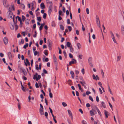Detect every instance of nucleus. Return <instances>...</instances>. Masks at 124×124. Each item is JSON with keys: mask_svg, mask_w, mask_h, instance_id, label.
Masks as SVG:
<instances>
[{"mask_svg": "<svg viewBox=\"0 0 124 124\" xmlns=\"http://www.w3.org/2000/svg\"><path fill=\"white\" fill-rule=\"evenodd\" d=\"M78 85L79 87V89L80 90L81 92H82L83 91V90L82 89L80 85L79 84H78Z\"/></svg>", "mask_w": 124, "mask_h": 124, "instance_id": "obj_23", "label": "nucleus"}, {"mask_svg": "<svg viewBox=\"0 0 124 124\" xmlns=\"http://www.w3.org/2000/svg\"><path fill=\"white\" fill-rule=\"evenodd\" d=\"M68 28L69 30V31H71L72 30V28L71 26H68Z\"/></svg>", "mask_w": 124, "mask_h": 124, "instance_id": "obj_44", "label": "nucleus"}, {"mask_svg": "<svg viewBox=\"0 0 124 124\" xmlns=\"http://www.w3.org/2000/svg\"><path fill=\"white\" fill-rule=\"evenodd\" d=\"M47 14L46 13H44L43 15V18L44 19H45L46 17Z\"/></svg>", "mask_w": 124, "mask_h": 124, "instance_id": "obj_37", "label": "nucleus"}, {"mask_svg": "<svg viewBox=\"0 0 124 124\" xmlns=\"http://www.w3.org/2000/svg\"><path fill=\"white\" fill-rule=\"evenodd\" d=\"M68 114H69L70 116L72 115V113L71 112L70 110L69 109L68 110Z\"/></svg>", "mask_w": 124, "mask_h": 124, "instance_id": "obj_30", "label": "nucleus"}, {"mask_svg": "<svg viewBox=\"0 0 124 124\" xmlns=\"http://www.w3.org/2000/svg\"><path fill=\"white\" fill-rule=\"evenodd\" d=\"M79 82L81 83V84L83 86L84 85L86 84V83L85 81H80Z\"/></svg>", "mask_w": 124, "mask_h": 124, "instance_id": "obj_22", "label": "nucleus"}, {"mask_svg": "<svg viewBox=\"0 0 124 124\" xmlns=\"http://www.w3.org/2000/svg\"><path fill=\"white\" fill-rule=\"evenodd\" d=\"M18 109L20 110L21 109V106L20 104L19 103H18Z\"/></svg>", "mask_w": 124, "mask_h": 124, "instance_id": "obj_50", "label": "nucleus"}, {"mask_svg": "<svg viewBox=\"0 0 124 124\" xmlns=\"http://www.w3.org/2000/svg\"><path fill=\"white\" fill-rule=\"evenodd\" d=\"M54 61V64L56 65H57V60L56 58L55 54H54L53 55Z\"/></svg>", "mask_w": 124, "mask_h": 124, "instance_id": "obj_6", "label": "nucleus"}, {"mask_svg": "<svg viewBox=\"0 0 124 124\" xmlns=\"http://www.w3.org/2000/svg\"><path fill=\"white\" fill-rule=\"evenodd\" d=\"M63 53L65 57L66 58L67 57V54L66 52L64 50L63 51Z\"/></svg>", "mask_w": 124, "mask_h": 124, "instance_id": "obj_36", "label": "nucleus"}, {"mask_svg": "<svg viewBox=\"0 0 124 124\" xmlns=\"http://www.w3.org/2000/svg\"><path fill=\"white\" fill-rule=\"evenodd\" d=\"M43 72L45 74H47V71L45 69L43 70Z\"/></svg>", "mask_w": 124, "mask_h": 124, "instance_id": "obj_53", "label": "nucleus"}, {"mask_svg": "<svg viewBox=\"0 0 124 124\" xmlns=\"http://www.w3.org/2000/svg\"><path fill=\"white\" fill-rule=\"evenodd\" d=\"M12 11V9H11V8L10 7H9L8 8V12L9 13H12L11 12Z\"/></svg>", "mask_w": 124, "mask_h": 124, "instance_id": "obj_57", "label": "nucleus"}, {"mask_svg": "<svg viewBox=\"0 0 124 124\" xmlns=\"http://www.w3.org/2000/svg\"><path fill=\"white\" fill-rule=\"evenodd\" d=\"M90 113L91 114V115L92 116L94 115L95 114L93 113V111H92V110H91L90 111Z\"/></svg>", "mask_w": 124, "mask_h": 124, "instance_id": "obj_27", "label": "nucleus"}, {"mask_svg": "<svg viewBox=\"0 0 124 124\" xmlns=\"http://www.w3.org/2000/svg\"><path fill=\"white\" fill-rule=\"evenodd\" d=\"M76 63H77L76 60L74 59H72V61H70L69 62V65H70L72 64H75Z\"/></svg>", "mask_w": 124, "mask_h": 124, "instance_id": "obj_7", "label": "nucleus"}, {"mask_svg": "<svg viewBox=\"0 0 124 124\" xmlns=\"http://www.w3.org/2000/svg\"><path fill=\"white\" fill-rule=\"evenodd\" d=\"M47 45L49 47V49L51 50H52V43L50 40H48L47 41Z\"/></svg>", "mask_w": 124, "mask_h": 124, "instance_id": "obj_1", "label": "nucleus"}, {"mask_svg": "<svg viewBox=\"0 0 124 124\" xmlns=\"http://www.w3.org/2000/svg\"><path fill=\"white\" fill-rule=\"evenodd\" d=\"M28 46V43H26L25 45H24L23 46V48L24 49H26V48Z\"/></svg>", "mask_w": 124, "mask_h": 124, "instance_id": "obj_32", "label": "nucleus"}, {"mask_svg": "<svg viewBox=\"0 0 124 124\" xmlns=\"http://www.w3.org/2000/svg\"><path fill=\"white\" fill-rule=\"evenodd\" d=\"M36 69L37 70H38L39 69L38 65L36 64L35 65Z\"/></svg>", "mask_w": 124, "mask_h": 124, "instance_id": "obj_62", "label": "nucleus"}, {"mask_svg": "<svg viewBox=\"0 0 124 124\" xmlns=\"http://www.w3.org/2000/svg\"><path fill=\"white\" fill-rule=\"evenodd\" d=\"M68 84L69 85H71V82H72V81L71 80H70V79H69V80L68 81Z\"/></svg>", "mask_w": 124, "mask_h": 124, "instance_id": "obj_43", "label": "nucleus"}, {"mask_svg": "<svg viewBox=\"0 0 124 124\" xmlns=\"http://www.w3.org/2000/svg\"><path fill=\"white\" fill-rule=\"evenodd\" d=\"M62 104L63 106L64 107H66L67 106V104L65 102H62Z\"/></svg>", "mask_w": 124, "mask_h": 124, "instance_id": "obj_45", "label": "nucleus"}, {"mask_svg": "<svg viewBox=\"0 0 124 124\" xmlns=\"http://www.w3.org/2000/svg\"><path fill=\"white\" fill-rule=\"evenodd\" d=\"M22 18L23 21H24L25 19V18L23 15L22 16Z\"/></svg>", "mask_w": 124, "mask_h": 124, "instance_id": "obj_47", "label": "nucleus"}, {"mask_svg": "<svg viewBox=\"0 0 124 124\" xmlns=\"http://www.w3.org/2000/svg\"><path fill=\"white\" fill-rule=\"evenodd\" d=\"M96 101L97 102H99V98L98 96H97L96 97Z\"/></svg>", "mask_w": 124, "mask_h": 124, "instance_id": "obj_61", "label": "nucleus"}, {"mask_svg": "<svg viewBox=\"0 0 124 124\" xmlns=\"http://www.w3.org/2000/svg\"><path fill=\"white\" fill-rule=\"evenodd\" d=\"M26 62H25V61H24V62L25 63V64L26 65V66H27V64L26 63V62L27 63L28 65L29 66H30V62H29V61L27 59H26Z\"/></svg>", "mask_w": 124, "mask_h": 124, "instance_id": "obj_10", "label": "nucleus"}, {"mask_svg": "<svg viewBox=\"0 0 124 124\" xmlns=\"http://www.w3.org/2000/svg\"><path fill=\"white\" fill-rule=\"evenodd\" d=\"M96 23L97 26L99 27H100L101 26L100 21L99 19V17L97 15H96Z\"/></svg>", "mask_w": 124, "mask_h": 124, "instance_id": "obj_3", "label": "nucleus"}, {"mask_svg": "<svg viewBox=\"0 0 124 124\" xmlns=\"http://www.w3.org/2000/svg\"><path fill=\"white\" fill-rule=\"evenodd\" d=\"M37 19L38 21L39 22H40L41 20V17L40 16L38 17L37 18Z\"/></svg>", "mask_w": 124, "mask_h": 124, "instance_id": "obj_39", "label": "nucleus"}, {"mask_svg": "<svg viewBox=\"0 0 124 124\" xmlns=\"http://www.w3.org/2000/svg\"><path fill=\"white\" fill-rule=\"evenodd\" d=\"M18 17H19V16H17V17L18 18ZM13 21L14 22V24H16V23L17 22V17H16V21H15V15H14L13 17Z\"/></svg>", "mask_w": 124, "mask_h": 124, "instance_id": "obj_9", "label": "nucleus"}, {"mask_svg": "<svg viewBox=\"0 0 124 124\" xmlns=\"http://www.w3.org/2000/svg\"><path fill=\"white\" fill-rule=\"evenodd\" d=\"M62 11L61 10H59V16H61L62 15Z\"/></svg>", "mask_w": 124, "mask_h": 124, "instance_id": "obj_49", "label": "nucleus"}, {"mask_svg": "<svg viewBox=\"0 0 124 124\" xmlns=\"http://www.w3.org/2000/svg\"><path fill=\"white\" fill-rule=\"evenodd\" d=\"M11 29L12 30H13L14 29V26L12 24H11V26L10 27Z\"/></svg>", "mask_w": 124, "mask_h": 124, "instance_id": "obj_48", "label": "nucleus"}, {"mask_svg": "<svg viewBox=\"0 0 124 124\" xmlns=\"http://www.w3.org/2000/svg\"><path fill=\"white\" fill-rule=\"evenodd\" d=\"M21 7L22 9H24L25 8V6L23 4H22L21 5Z\"/></svg>", "mask_w": 124, "mask_h": 124, "instance_id": "obj_35", "label": "nucleus"}, {"mask_svg": "<svg viewBox=\"0 0 124 124\" xmlns=\"http://www.w3.org/2000/svg\"><path fill=\"white\" fill-rule=\"evenodd\" d=\"M92 60V58L91 57H90L88 59V62L89 63H91Z\"/></svg>", "mask_w": 124, "mask_h": 124, "instance_id": "obj_41", "label": "nucleus"}, {"mask_svg": "<svg viewBox=\"0 0 124 124\" xmlns=\"http://www.w3.org/2000/svg\"><path fill=\"white\" fill-rule=\"evenodd\" d=\"M77 46L78 47V49H79L81 47V45L79 43H77Z\"/></svg>", "mask_w": 124, "mask_h": 124, "instance_id": "obj_29", "label": "nucleus"}, {"mask_svg": "<svg viewBox=\"0 0 124 124\" xmlns=\"http://www.w3.org/2000/svg\"><path fill=\"white\" fill-rule=\"evenodd\" d=\"M92 110L93 111V113L95 114H96L97 113L96 112V108L95 107L94 108H92Z\"/></svg>", "mask_w": 124, "mask_h": 124, "instance_id": "obj_21", "label": "nucleus"}, {"mask_svg": "<svg viewBox=\"0 0 124 124\" xmlns=\"http://www.w3.org/2000/svg\"><path fill=\"white\" fill-rule=\"evenodd\" d=\"M12 11V9H11V8L10 7H9L8 8V12L9 13H12L11 12Z\"/></svg>", "mask_w": 124, "mask_h": 124, "instance_id": "obj_58", "label": "nucleus"}, {"mask_svg": "<svg viewBox=\"0 0 124 124\" xmlns=\"http://www.w3.org/2000/svg\"><path fill=\"white\" fill-rule=\"evenodd\" d=\"M70 52H73L74 51V50L73 49V48L72 46H70Z\"/></svg>", "mask_w": 124, "mask_h": 124, "instance_id": "obj_26", "label": "nucleus"}, {"mask_svg": "<svg viewBox=\"0 0 124 124\" xmlns=\"http://www.w3.org/2000/svg\"><path fill=\"white\" fill-rule=\"evenodd\" d=\"M40 107L39 108V112L40 114L41 115H43L44 114V112L43 110V108L42 104H40Z\"/></svg>", "mask_w": 124, "mask_h": 124, "instance_id": "obj_2", "label": "nucleus"}, {"mask_svg": "<svg viewBox=\"0 0 124 124\" xmlns=\"http://www.w3.org/2000/svg\"><path fill=\"white\" fill-rule=\"evenodd\" d=\"M95 107L96 108V110H97L98 113L99 114L100 116H102V114L101 112L100 111L99 109L96 106H95Z\"/></svg>", "mask_w": 124, "mask_h": 124, "instance_id": "obj_16", "label": "nucleus"}, {"mask_svg": "<svg viewBox=\"0 0 124 124\" xmlns=\"http://www.w3.org/2000/svg\"><path fill=\"white\" fill-rule=\"evenodd\" d=\"M108 90H109L110 92V93L112 95L113 94V93H112V92H111V90L110 88V87L109 86H108Z\"/></svg>", "mask_w": 124, "mask_h": 124, "instance_id": "obj_46", "label": "nucleus"}, {"mask_svg": "<svg viewBox=\"0 0 124 124\" xmlns=\"http://www.w3.org/2000/svg\"><path fill=\"white\" fill-rule=\"evenodd\" d=\"M69 57L70 58H72L73 57V55L70 53L69 54Z\"/></svg>", "mask_w": 124, "mask_h": 124, "instance_id": "obj_55", "label": "nucleus"}, {"mask_svg": "<svg viewBox=\"0 0 124 124\" xmlns=\"http://www.w3.org/2000/svg\"><path fill=\"white\" fill-rule=\"evenodd\" d=\"M15 24V30H16L18 28V26L16 24Z\"/></svg>", "mask_w": 124, "mask_h": 124, "instance_id": "obj_60", "label": "nucleus"}, {"mask_svg": "<svg viewBox=\"0 0 124 124\" xmlns=\"http://www.w3.org/2000/svg\"><path fill=\"white\" fill-rule=\"evenodd\" d=\"M71 45V43L69 42H67L66 44V45L68 47H70Z\"/></svg>", "mask_w": 124, "mask_h": 124, "instance_id": "obj_24", "label": "nucleus"}, {"mask_svg": "<svg viewBox=\"0 0 124 124\" xmlns=\"http://www.w3.org/2000/svg\"><path fill=\"white\" fill-rule=\"evenodd\" d=\"M101 72L102 75V77L103 78L104 77V73L103 72V70H101Z\"/></svg>", "mask_w": 124, "mask_h": 124, "instance_id": "obj_25", "label": "nucleus"}, {"mask_svg": "<svg viewBox=\"0 0 124 124\" xmlns=\"http://www.w3.org/2000/svg\"><path fill=\"white\" fill-rule=\"evenodd\" d=\"M81 72L82 73V74L83 75H84L85 74V70L84 69H82L81 70Z\"/></svg>", "mask_w": 124, "mask_h": 124, "instance_id": "obj_63", "label": "nucleus"}, {"mask_svg": "<svg viewBox=\"0 0 124 124\" xmlns=\"http://www.w3.org/2000/svg\"><path fill=\"white\" fill-rule=\"evenodd\" d=\"M8 56L10 60H11L12 59V55L11 53L10 52H8Z\"/></svg>", "mask_w": 124, "mask_h": 124, "instance_id": "obj_14", "label": "nucleus"}, {"mask_svg": "<svg viewBox=\"0 0 124 124\" xmlns=\"http://www.w3.org/2000/svg\"><path fill=\"white\" fill-rule=\"evenodd\" d=\"M82 124H87L86 122L84 120H82Z\"/></svg>", "mask_w": 124, "mask_h": 124, "instance_id": "obj_59", "label": "nucleus"}, {"mask_svg": "<svg viewBox=\"0 0 124 124\" xmlns=\"http://www.w3.org/2000/svg\"><path fill=\"white\" fill-rule=\"evenodd\" d=\"M37 33L36 31H35V34L33 35V37L34 38H35L36 37L37 35Z\"/></svg>", "mask_w": 124, "mask_h": 124, "instance_id": "obj_42", "label": "nucleus"}, {"mask_svg": "<svg viewBox=\"0 0 124 124\" xmlns=\"http://www.w3.org/2000/svg\"><path fill=\"white\" fill-rule=\"evenodd\" d=\"M70 74L71 75V78L73 79L74 78V72L72 71H71L70 72Z\"/></svg>", "mask_w": 124, "mask_h": 124, "instance_id": "obj_17", "label": "nucleus"}, {"mask_svg": "<svg viewBox=\"0 0 124 124\" xmlns=\"http://www.w3.org/2000/svg\"><path fill=\"white\" fill-rule=\"evenodd\" d=\"M20 69L23 73V74L24 75H26L27 74V73L25 70L24 69H23L22 68H20Z\"/></svg>", "mask_w": 124, "mask_h": 124, "instance_id": "obj_13", "label": "nucleus"}, {"mask_svg": "<svg viewBox=\"0 0 124 124\" xmlns=\"http://www.w3.org/2000/svg\"><path fill=\"white\" fill-rule=\"evenodd\" d=\"M91 93L90 92H89V91H88L86 92V94L87 95H89V94H90Z\"/></svg>", "mask_w": 124, "mask_h": 124, "instance_id": "obj_56", "label": "nucleus"}, {"mask_svg": "<svg viewBox=\"0 0 124 124\" xmlns=\"http://www.w3.org/2000/svg\"><path fill=\"white\" fill-rule=\"evenodd\" d=\"M60 29L62 30L63 31L64 30V27L61 24L60 25Z\"/></svg>", "mask_w": 124, "mask_h": 124, "instance_id": "obj_31", "label": "nucleus"}, {"mask_svg": "<svg viewBox=\"0 0 124 124\" xmlns=\"http://www.w3.org/2000/svg\"><path fill=\"white\" fill-rule=\"evenodd\" d=\"M110 33L111 36L112 38V39L114 42L115 43H117V42L115 39L113 33H112V32L111 31H110Z\"/></svg>", "mask_w": 124, "mask_h": 124, "instance_id": "obj_5", "label": "nucleus"}, {"mask_svg": "<svg viewBox=\"0 0 124 124\" xmlns=\"http://www.w3.org/2000/svg\"><path fill=\"white\" fill-rule=\"evenodd\" d=\"M44 53L46 55H48L47 51V50H45L44 52Z\"/></svg>", "mask_w": 124, "mask_h": 124, "instance_id": "obj_34", "label": "nucleus"}, {"mask_svg": "<svg viewBox=\"0 0 124 124\" xmlns=\"http://www.w3.org/2000/svg\"><path fill=\"white\" fill-rule=\"evenodd\" d=\"M53 8V6L52 5H50L49 6L48 10V13L49 16H50L51 14V12L52 10V9Z\"/></svg>", "mask_w": 124, "mask_h": 124, "instance_id": "obj_4", "label": "nucleus"}, {"mask_svg": "<svg viewBox=\"0 0 124 124\" xmlns=\"http://www.w3.org/2000/svg\"><path fill=\"white\" fill-rule=\"evenodd\" d=\"M13 13H9L8 16V19H12V16H13Z\"/></svg>", "mask_w": 124, "mask_h": 124, "instance_id": "obj_12", "label": "nucleus"}, {"mask_svg": "<svg viewBox=\"0 0 124 124\" xmlns=\"http://www.w3.org/2000/svg\"><path fill=\"white\" fill-rule=\"evenodd\" d=\"M25 23L26 24H29V21L28 20H26L25 21Z\"/></svg>", "mask_w": 124, "mask_h": 124, "instance_id": "obj_51", "label": "nucleus"}, {"mask_svg": "<svg viewBox=\"0 0 124 124\" xmlns=\"http://www.w3.org/2000/svg\"><path fill=\"white\" fill-rule=\"evenodd\" d=\"M3 40L4 43L5 45H7L8 44V39L7 37H4Z\"/></svg>", "mask_w": 124, "mask_h": 124, "instance_id": "obj_8", "label": "nucleus"}, {"mask_svg": "<svg viewBox=\"0 0 124 124\" xmlns=\"http://www.w3.org/2000/svg\"><path fill=\"white\" fill-rule=\"evenodd\" d=\"M45 116L46 117V118H47V117L48 115V114L47 112H46L45 113Z\"/></svg>", "mask_w": 124, "mask_h": 124, "instance_id": "obj_54", "label": "nucleus"}, {"mask_svg": "<svg viewBox=\"0 0 124 124\" xmlns=\"http://www.w3.org/2000/svg\"><path fill=\"white\" fill-rule=\"evenodd\" d=\"M7 2V0H3V4L4 6L5 7H6V3Z\"/></svg>", "mask_w": 124, "mask_h": 124, "instance_id": "obj_19", "label": "nucleus"}, {"mask_svg": "<svg viewBox=\"0 0 124 124\" xmlns=\"http://www.w3.org/2000/svg\"><path fill=\"white\" fill-rule=\"evenodd\" d=\"M40 6L41 8L42 9H43L45 8V6L43 2H42L41 3L40 5Z\"/></svg>", "mask_w": 124, "mask_h": 124, "instance_id": "obj_15", "label": "nucleus"}, {"mask_svg": "<svg viewBox=\"0 0 124 124\" xmlns=\"http://www.w3.org/2000/svg\"><path fill=\"white\" fill-rule=\"evenodd\" d=\"M51 25L52 27H54L55 26V22L54 21H53L51 23Z\"/></svg>", "mask_w": 124, "mask_h": 124, "instance_id": "obj_28", "label": "nucleus"}, {"mask_svg": "<svg viewBox=\"0 0 124 124\" xmlns=\"http://www.w3.org/2000/svg\"><path fill=\"white\" fill-rule=\"evenodd\" d=\"M121 30L122 34L124 35V26L122 25L121 27Z\"/></svg>", "mask_w": 124, "mask_h": 124, "instance_id": "obj_18", "label": "nucleus"}, {"mask_svg": "<svg viewBox=\"0 0 124 124\" xmlns=\"http://www.w3.org/2000/svg\"><path fill=\"white\" fill-rule=\"evenodd\" d=\"M83 55L81 54L79 55L78 56V57L80 59H82V58Z\"/></svg>", "mask_w": 124, "mask_h": 124, "instance_id": "obj_64", "label": "nucleus"}, {"mask_svg": "<svg viewBox=\"0 0 124 124\" xmlns=\"http://www.w3.org/2000/svg\"><path fill=\"white\" fill-rule=\"evenodd\" d=\"M21 88L22 90L24 92H25V88H24V87H23V85H22V86H21Z\"/></svg>", "mask_w": 124, "mask_h": 124, "instance_id": "obj_40", "label": "nucleus"}, {"mask_svg": "<svg viewBox=\"0 0 124 124\" xmlns=\"http://www.w3.org/2000/svg\"><path fill=\"white\" fill-rule=\"evenodd\" d=\"M104 112L105 116V118H108V113H109V112L108 111L105 110H104Z\"/></svg>", "mask_w": 124, "mask_h": 124, "instance_id": "obj_11", "label": "nucleus"}, {"mask_svg": "<svg viewBox=\"0 0 124 124\" xmlns=\"http://www.w3.org/2000/svg\"><path fill=\"white\" fill-rule=\"evenodd\" d=\"M101 104L102 105V107L104 108H105L106 107V105L105 104L104 102H103L102 101L101 102Z\"/></svg>", "mask_w": 124, "mask_h": 124, "instance_id": "obj_33", "label": "nucleus"}, {"mask_svg": "<svg viewBox=\"0 0 124 124\" xmlns=\"http://www.w3.org/2000/svg\"><path fill=\"white\" fill-rule=\"evenodd\" d=\"M89 99L90 100H91L92 101H93V98L92 97H91V96H89Z\"/></svg>", "mask_w": 124, "mask_h": 124, "instance_id": "obj_38", "label": "nucleus"}, {"mask_svg": "<svg viewBox=\"0 0 124 124\" xmlns=\"http://www.w3.org/2000/svg\"><path fill=\"white\" fill-rule=\"evenodd\" d=\"M24 39H21V42L19 41V45H20L21 44H23L24 43Z\"/></svg>", "mask_w": 124, "mask_h": 124, "instance_id": "obj_20", "label": "nucleus"}, {"mask_svg": "<svg viewBox=\"0 0 124 124\" xmlns=\"http://www.w3.org/2000/svg\"><path fill=\"white\" fill-rule=\"evenodd\" d=\"M86 11L87 13V14H88L89 13V9L88 8H86Z\"/></svg>", "mask_w": 124, "mask_h": 124, "instance_id": "obj_52", "label": "nucleus"}]
</instances>
